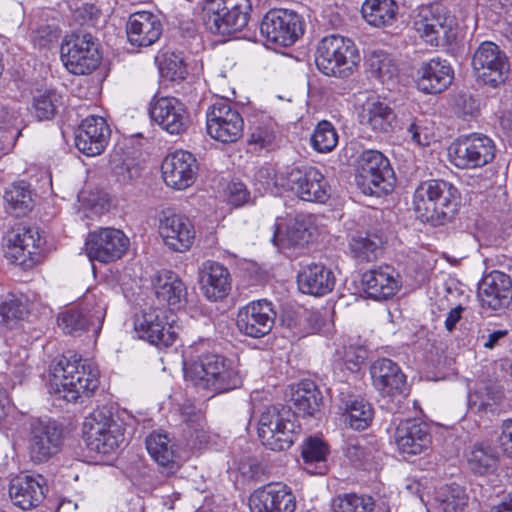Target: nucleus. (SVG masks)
I'll use <instances>...</instances> for the list:
<instances>
[{"label": "nucleus", "instance_id": "obj_30", "mask_svg": "<svg viewBox=\"0 0 512 512\" xmlns=\"http://www.w3.org/2000/svg\"><path fill=\"white\" fill-rule=\"evenodd\" d=\"M201 289L204 295L212 301L225 298L232 287L229 270L221 263L207 260L200 268Z\"/></svg>", "mask_w": 512, "mask_h": 512}, {"label": "nucleus", "instance_id": "obj_43", "mask_svg": "<svg viewBox=\"0 0 512 512\" xmlns=\"http://www.w3.org/2000/svg\"><path fill=\"white\" fill-rule=\"evenodd\" d=\"M382 244L381 237L362 230L355 231L349 236V249L358 261L375 260Z\"/></svg>", "mask_w": 512, "mask_h": 512}, {"label": "nucleus", "instance_id": "obj_35", "mask_svg": "<svg viewBox=\"0 0 512 512\" xmlns=\"http://www.w3.org/2000/svg\"><path fill=\"white\" fill-rule=\"evenodd\" d=\"M305 21L289 9H272L263 17L260 32H304Z\"/></svg>", "mask_w": 512, "mask_h": 512}, {"label": "nucleus", "instance_id": "obj_13", "mask_svg": "<svg viewBox=\"0 0 512 512\" xmlns=\"http://www.w3.org/2000/svg\"><path fill=\"white\" fill-rule=\"evenodd\" d=\"M28 441L31 460L34 463H44L60 452L63 431L51 419H33L30 423Z\"/></svg>", "mask_w": 512, "mask_h": 512}, {"label": "nucleus", "instance_id": "obj_53", "mask_svg": "<svg viewBox=\"0 0 512 512\" xmlns=\"http://www.w3.org/2000/svg\"><path fill=\"white\" fill-rule=\"evenodd\" d=\"M27 305L22 297L11 295L0 304V324L12 328L27 314Z\"/></svg>", "mask_w": 512, "mask_h": 512}, {"label": "nucleus", "instance_id": "obj_5", "mask_svg": "<svg viewBox=\"0 0 512 512\" xmlns=\"http://www.w3.org/2000/svg\"><path fill=\"white\" fill-rule=\"evenodd\" d=\"M360 61L354 42L342 34H329L322 38L315 63L318 70L338 78L348 77Z\"/></svg>", "mask_w": 512, "mask_h": 512}, {"label": "nucleus", "instance_id": "obj_19", "mask_svg": "<svg viewBox=\"0 0 512 512\" xmlns=\"http://www.w3.org/2000/svg\"><path fill=\"white\" fill-rule=\"evenodd\" d=\"M478 299L483 309L502 311L512 303V280L494 270L483 276L478 284Z\"/></svg>", "mask_w": 512, "mask_h": 512}, {"label": "nucleus", "instance_id": "obj_9", "mask_svg": "<svg viewBox=\"0 0 512 512\" xmlns=\"http://www.w3.org/2000/svg\"><path fill=\"white\" fill-rule=\"evenodd\" d=\"M98 45L91 34H66L61 45V60L75 75L90 74L100 63Z\"/></svg>", "mask_w": 512, "mask_h": 512}, {"label": "nucleus", "instance_id": "obj_29", "mask_svg": "<svg viewBox=\"0 0 512 512\" xmlns=\"http://www.w3.org/2000/svg\"><path fill=\"white\" fill-rule=\"evenodd\" d=\"M45 479L41 475L20 474L9 485L12 503L22 510L37 507L45 498Z\"/></svg>", "mask_w": 512, "mask_h": 512}, {"label": "nucleus", "instance_id": "obj_59", "mask_svg": "<svg viewBox=\"0 0 512 512\" xmlns=\"http://www.w3.org/2000/svg\"><path fill=\"white\" fill-rule=\"evenodd\" d=\"M275 140V131L269 124H259L252 127L249 143L259 146V148H267L272 145Z\"/></svg>", "mask_w": 512, "mask_h": 512}, {"label": "nucleus", "instance_id": "obj_22", "mask_svg": "<svg viewBox=\"0 0 512 512\" xmlns=\"http://www.w3.org/2000/svg\"><path fill=\"white\" fill-rule=\"evenodd\" d=\"M150 115L154 122L172 135L182 134L190 124L186 106L175 97L156 99L151 104Z\"/></svg>", "mask_w": 512, "mask_h": 512}, {"label": "nucleus", "instance_id": "obj_57", "mask_svg": "<svg viewBox=\"0 0 512 512\" xmlns=\"http://www.w3.org/2000/svg\"><path fill=\"white\" fill-rule=\"evenodd\" d=\"M102 15L94 5L84 4L81 7L73 10L71 13V21L73 26L89 29H101L99 22L101 21Z\"/></svg>", "mask_w": 512, "mask_h": 512}, {"label": "nucleus", "instance_id": "obj_44", "mask_svg": "<svg viewBox=\"0 0 512 512\" xmlns=\"http://www.w3.org/2000/svg\"><path fill=\"white\" fill-rule=\"evenodd\" d=\"M291 401L299 412L312 416L319 410L322 396L314 382L304 380L297 384L292 393Z\"/></svg>", "mask_w": 512, "mask_h": 512}, {"label": "nucleus", "instance_id": "obj_1", "mask_svg": "<svg viewBox=\"0 0 512 512\" xmlns=\"http://www.w3.org/2000/svg\"><path fill=\"white\" fill-rule=\"evenodd\" d=\"M50 386L69 402L91 396L99 387V369L90 360L75 353L62 355L52 366Z\"/></svg>", "mask_w": 512, "mask_h": 512}, {"label": "nucleus", "instance_id": "obj_51", "mask_svg": "<svg viewBox=\"0 0 512 512\" xmlns=\"http://www.w3.org/2000/svg\"><path fill=\"white\" fill-rule=\"evenodd\" d=\"M60 104L61 96L56 91H38L33 97L32 113L39 121L50 120Z\"/></svg>", "mask_w": 512, "mask_h": 512}, {"label": "nucleus", "instance_id": "obj_31", "mask_svg": "<svg viewBox=\"0 0 512 512\" xmlns=\"http://www.w3.org/2000/svg\"><path fill=\"white\" fill-rule=\"evenodd\" d=\"M297 284L302 293L322 296L333 290L335 277L322 263L311 262L302 266L297 275Z\"/></svg>", "mask_w": 512, "mask_h": 512}, {"label": "nucleus", "instance_id": "obj_47", "mask_svg": "<svg viewBox=\"0 0 512 512\" xmlns=\"http://www.w3.org/2000/svg\"><path fill=\"white\" fill-rule=\"evenodd\" d=\"M332 512H373L375 501L367 494L343 493L331 503Z\"/></svg>", "mask_w": 512, "mask_h": 512}, {"label": "nucleus", "instance_id": "obj_28", "mask_svg": "<svg viewBox=\"0 0 512 512\" xmlns=\"http://www.w3.org/2000/svg\"><path fill=\"white\" fill-rule=\"evenodd\" d=\"M394 438L399 451L407 455L421 454L431 445L429 427L419 419H406L400 422Z\"/></svg>", "mask_w": 512, "mask_h": 512}, {"label": "nucleus", "instance_id": "obj_8", "mask_svg": "<svg viewBox=\"0 0 512 512\" xmlns=\"http://www.w3.org/2000/svg\"><path fill=\"white\" fill-rule=\"evenodd\" d=\"M83 437L87 447L99 454H109L124 441V429L106 409H96L83 423Z\"/></svg>", "mask_w": 512, "mask_h": 512}, {"label": "nucleus", "instance_id": "obj_63", "mask_svg": "<svg viewBox=\"0 0 512 512\" xmlns=\"http://www.w3.org/2000/svg\"><path fill=\"white\" fill-rule=\"evenodd\" d=\"M19 115L13 110L5 106H0V129H9L16 127Z\"/></svg>", "mask_w": 512, "mask_h": 512}, {"label": "nucleus", "instance_id": "obj_26", "mask_svg": "<svg viewBox=\"0 0 512 512\" xmlns=\"http://www.w3.org/2000/svg\"><path fill=\"white\" fill-rule=\"evenodd\" d=\"M454 70L451 64L439 57L421 63L417 71L416 85L425 94L445 91L453 82Z\"/></svg>", "mask_w": 512, "mask_h": 512}, {"label": "nucleus", "instance_id": "obj_2", "mask_svg": "<svg viewBox=\"0 0 512 512\" xmlns=\"http://www.w3.org/2000/svg\"><path fill=\"white\" fill-rule=\"evenodd\" d=\"M458 205L457 188L444 180L424 181L413 195V206L418 217L434 225L450 220L457 212Z\"/></svg>", "mask_w": 512, "mask_h": 512}, {"label": "nucleus", "instance_id": "obj_3", "mask_svg": "<svg viewBox=\"0 0 512 512\" xmlns=\"http://www.w3.org/2000/svg\"><path fill=\"white\" fill-rule=\"evenodd\" d=\"M185 378L195 386L225 393L241 386L237 365L217 354H203L184 368Z\"/></svg>", "mask_w": 512, "mask_h": 512}, {"label": "nucleus", "instance_id": "obj_41", "mask_svg": "<svg viewBox=\"0 0 512 512\" xmlns=\"http://www.w3.org/2000/svg\"><path fill=\"white\" fill-rule=\"evenodd\" d=\"M4 200L7 211L15 217L26 215L34 206L33 193L29 184L24 181L12 183L7 187Z\"/></svg>", "mask_w": 512, "mask_h": 512}, {"label": "nucleus", "instance_id": "obj_25", "mask_svg": "<svg viewBox=\"0 0 512 512\" xmlns=\"http://www.w3.org/2000/svg\"><path fill=\"white\" fill-rule=\"evenodd\" d=\"M111 131L106 120L100 116L86 117L77 129L75 145L77 149L89 156L100 155L106 148Z\"/></svg>", "mask_w": 512, "mask_h": 512}, {"label": "nucleus", "instance_id": "obj_20", "mask_svg": "<svg viewBox=\"0 0 512 512\" xmlns=\"http://www.w3.org/2000/svg\"><path fill=\"white\" fill-rule=\"evenodd\" d=\"M249 508L251 512H294L296 499L287 485L269 483L250 495Z\"/></svg>", "mask_w": 512, "mask_h": 512}, {"label": "nucleus", "instance_id": "obj_4", "mask_svg": "<svg viewBox=\"0 0 512 512\" xmlns=\"http://www.w3.org/2000/svg\"><path fill=\"white\" fill-rule=\"evenodd\" d=\"M300 425L291 408L277 404L263 409L258 419V437L272 451L291 447L299 433Z\"/></svg>", "mask_w": 512, "mask_h": 512}, {"label": "nucleus", "instance_id": "obj_45", "mask_svg": "<svg viewBox=\"0 0 512 512\" xmlns=\"http://www.w3.org/2000/svg\"><path fill=\"white\" fill-rule=\"evenodd\" d=\"M369 73L372 77L386 84L388 89L395 83L398 69L393 59L384 51H373L367 60Z\"/></svg>", "mask_w": 512, "mask_h": 512}, {"label": "nucleus", "instance_id": "obj_17", "mask_svg": "<svg viewBox=\"0 0 512 512\" xmlns=\"http://www.w3.org/2000/svg\"><path fill=\"white\" fill-rule=\"evenodd\" d=\"M106 316V303L99 299L93 305L86 303L83 308H71L58 315V326L66 334L78 336L92 329L97 336Z\"/></svg>", "mask_w": 512, "mask_h": 512}, {"label": "nucleus", "instance_id": "obj_23", "mask_svg": "<svg viewBox=\"0 0 512 512\" xmlns=\"http://www.w3.org/2000/svg\"><path fill=\"white\" fill-rule=\"evenodd\" d=\"M161 170L167 186L175 190H184L195 182L198 165L190 152L180 150L164 159Z\"/></svg>", "mask_w": 512, "mask_h": 512}, {"label": "nucleus", "instance_id": "obj_54", "mask_svg": "<svg viewBox=\"0 0 512 512\" xmlns=\"http://www.w3.org/2000/svg\"><path fill=\"white\" fill-rule=\"evenodd\" d=\"M161 75L171 81L184 79L187 70L181 53L166 52L156 59Z\"/></svg>", "mask_w": 512, "mask_h": 512}, {"label": "nucleus", "instance_id": "obj_6", "mask_svg": "<svg viewBox=\"0 0 512 512\" xmlns=\"http://www.w3.org/2000/svg\"><path fill=\"white\" fill-rule=\"evenodd\" d=\"M355 182L361 192L380 197L393 190L394 171L388 158L377 150H365L357 158Z\"/></svg>", "mask_w": 512, "mask_h": 512}, {"label": "nucleus", "instance_id": "obj_10", "mask_svg": "<svg viewBox=\"0 0 512 512\" xmlns=\"http://www.w3.org/2000/svg\"><path fill=\"white\" fill-rule=\"evenodd\" d=\"M206 131L216 141L235 143L243 136L244 120L231 103L219 99L206 111Z\"/></svg>", "mask_w": 512, "mask_h": 512}, {"label": "nucleus", "instance_id": "obj_15", "mask_svg": "<svg viewBox=\"0 0 512 512\" xmlns=\"http://www.w3.org/2000/svg\"><path fill=\"white\" fill-rule=\"evenodd\" d=\"M85 245L87 256L91 261L111 263L124 256L130 241L123 231L107 227L90 232Z\"/></svg>", "mask_w": 512, "mask_h": 512}, {"label": "nucleus", "instance_id": "obj_27", "mask_svg": "<svg viewBox=\"0 0 512 512\" xmlns=\"http://www.w3.org/2000/svg\"><path fill=\"white\" fill-rule=\"evenodd\" d=\"M374 388L383 396L393 398L402 395L406 389V376L397 363L381 358L370 367Z\"/></svg>", "mask_w": 512, "mask_h": 512}, {"label": "nucleus", "instance_id": "obj_56", "mask_svg": "<svg viewBox=\"0 0 512 512\" xmlns=\"http://www.w3.org/2000/svg\"><path fill=\"white\" fill-rule=\"evenodd\" d=\"M161 30L162 24L159 17L149 11H138L131 14L126 23V32H154Z\"/></svg>", "mask_w": 512, "mask_h": 512}, {"label": "nucleus", "instance_id": "obj_32", "mask_svg": "<svg viewBox=\"0 0 512 512\" xmlns=\"http://www.w3.org/2000/svg\"><path fill=\"white\" fill-rule=\"evenodd\" d=\"M398 275L390 266L379 267L366 271L362 276L365 292L373 299H388L399 289Z\"/></svg>", "mask_w": 512, "mask_h": 512}, {"label": "nucleus", "instance_id": "obj_16", "mask_svg": "<svg viewBox=\"0 0 512 512\" xmlns=\"http://www.w3.org/2000/svg\"><path fill=\"white\" fill-rule=\"evenodd\" d=\"M283 179L287 184L286 191L293 192L301 200L324 203L329 198V185L315 167L287 169V176Z\"/></svg>", "mask_w": 512, "mask_h": 512}, {"label": "nucleus", "instance_id": "obj_42", "mask_svg": "<svg viewBox=\"0 0 512 512\" xmlns=\"http://www.w3.org/2000/svg\"><path fill=\"white\" fill-rule=\"evenodd\" d=\"M343 452L351 464L362 469H371L379 457L378 449L364 438L348 439Z\"/></svg>", "mask_w": 512, "mask_h": 512}, {"label": "nucleus", "instance_id": "obj_40", "mask_svg": "<svg viewBox=\"0 0 512 512\" xmlns=\"http://www.w3.org/2000/svg\"><path fill=\"white\" fill-rule=\"evenodd\" d=\"M397 10L394 0H366L361 8L363 18L376 28L391 25L396 20Z\"/></svg>", "mask_w": 512, "mask_h": 512}, {"label": "nucleus", "instance_id": "obj_61", "mask_svg": "<svg viewBox=\"0 0 512 512\" xmlns=\"http://www.w3.org/2000/svg\"><path fill=\"white\" fill-rule=\"evenodd\" d=\"M227 200L235 206L240 207L250 202V193L242 182H232L227 187Z\"/></svg>", "mask_w": 512, "mask_h": 512}, {"label": "nucleus", "instance_id": "obj_64", "mask_svg": "<svg viewBox=\"0 0 512 512\" xmlns=\"http://www.w3.org/2000/svg\"><path fill=\"white\" fill-rule=\"evenodd\" d=\"M497 397H491L487 391H477L472 397L471 402L478 410H486L497 402Z\"/></svg>", "mask_w": 512, "mask_h": 512}, {"label": "nucleus", "instance_id": "obj_12", "mask_svg": "<svg viewBox=\"0 0 512 512\" xmlns=\"http://www.w3.org/2000/svg\"><path fill=\"white\" fill-rule=\"evenodd\" d=\"M451 162L461 169L485 166L495 157V145L489 137L473 133L457 139L449 148Z\"/></svg>", "mask_w": 512, "mask_h": 512}, {"label": "nucleus", "instance_id": "obj_11", "mask_svg": "<svg viewBox=\"0 0 512 512\" xmlns=\"http://www.w3.org/2000/svg\"><path fill=\"white\" fill-rule=\"evenodd\" d=\"M174 315L163 308H149L136 315L134 331L139 339L157 347L171 346L177 336L173 325Z\"/></svg>", "mask_w": 512, "mask_h": 512}, {"label": "nucleus", "instance_id": "obj_60", "mask_svg": "<svg viewBox=\"0 0 512 512\" xmlns=\"http://www.w3.org/2000/svg\"><path fill=\"white\" fill-rule=\"evenodd\" d=\"M159 39V34H121L120 41H126L130 47H126L128 52H138L142 47H148Z\"/></svg>", "mask_w": 512, "mask_h": 512}, {"label": "nucleus", "instance_id": "obj_34", "mask_svg": "<svg viewBox=\"0 0 512 512\" xmlns=\"http://www.w3.org/2000/svg\"><path fill=\"white\" fill-rule=\"evenodd\" d=\"M157 299L171 307H179L186 301L187 288L180 277L169 270L158 273L154 280Z\"/></svg>", "mask_w": 512, "mask_h": 512}, {"label": "nucleus", "instance_id": "obj_46", "mask_svg": "<svg viewBox=\"0 0 512 512\" xmlns=\"http://www.w3.org/2000/svg\"><path fill=\"white\" fill-rule=\"evenodd\" d=\"M310 238L311 233L305 222L299 219H295L287 226L285 234L282 233L281 223H275L271 242L275 246H299L308 243Z\"/></svg>", "mask_w": 512, "mask_h": 512}, {"label": "nucleus", "instance_id": "obj_24", "mask_svg": "<svg viewBox=\"0 0 512 512\" xmlns=\"http://www.w3.org/2000/svg\"><path fill=\"white\" fill-rule=\"evenodd\" d=\"M41 245L42 238L38 231L21 223L9 228L2 240L5 256L19 263H24L27 256L36 254Z\"/></svg>", "mask_w": 512, "mask_h": 512}, {"label": "nucleus", "instance_id": "obj_48", "mask_svg": "<svg viewBox=\"0 0 512 512\" xmlns=\"http://www.w3.org/2000/svg\"><path fill=\"white\" fill-rule=\"evenodd\" d=\"M435 501L441 512H465L468 496L458 485H449L439 489Z\"/></svg>", "mask_w": 512, "mask_h": 512}, {"label": "nucleus", "instance_id": "obj_38", "mask_svg": "<svg viewBox=\"0 0 512 512\" xmlns=\"http://www.w3.org/2000/svg\"><path fill=\"white\" fill-rule=\"evenodd\" d=\"M345 422L355 430L366 429L373 419L371 405L361 397L349 395L341 399Z\"/></svg>", "mask_w": 512, "mask_h": 512}, {"label": "nucleus", "instance_id": "obj_39", "mask_svg": "<svg viewBox=\"0 0 512 512\" xmlns=\"http://www.w3.org/2000/svg\"><path fill=\"white\" fill-rule=\"evenodd\" d=\"M327 444L318 437H308L302 444L301 455L304 469L312 475H323L327 471Z\"/></svg>", "mask_w": 512, "mask_h": 512}, {"label": "nucleus", "instance_id": "obj_50", "mask_svg": "<svg viewBox=\"0 0 512 512\" xmlns=\"http://www.w3.org/2000/svg\"><path fill=\"white\" fill-rule=\"evenodd\" d=\"M287 170L277 174L274 168L263 166L255 173L254 180L257 189L261 193L279 194L287 188V184L283 183L286 178Z\"/></svg>", "mask_w": 512, "mask_h": 512}, {"label": "nucleus", "instance_id": "obj_58", "mask_svg": "<svg viewBox=\"0 0 512 512\" xmlns=\"http://www.w3.org/2000/svg\"><path fill=\"white\" fill-rule=\"evenodd\" d=\"M181 417L183 421L193 429L195 437L199 440L200 444L208 441V437L204 431L203 415L194 404L184 403L181 407Z\"/></svg>", "mask_w": 512, "mask_h": 512}, {"label": "nucleus", "instance_id": "obj_49", "mask_svg": "<svg viewBox=\"0 0 512 512\" xmlns=\"http://www.w3.org/2000/svg\"><path fill=\"white\" fill-rule=\"evenodd\" d=\"M467 462L472 471L482 475L496 467L497 456L492 447L475 444L467 454Z\"/></svg>", "mask_w": 512, "mask_h": 512}, {"label": "nucleus", "instance_id": "obj_55", "mask_svg": "<svg viewBox=\"0 0 512 512\" xmlns=\"http://www.w3.org/2000/svg\"><path fill=\"white\" fill-rule=\"evenodd\" d=\"M244 39L261 43L269 50L282 53V49L290 47L298 41L299 34H251Z\"/></svg>", "mask_w": 512, "mask_h": 512}, {"label": "nucleus", "instance_id": "obj_33", "mask_svg": "<svg viewBox=\"0 0 512 512\" xmlns=\"http://www.w3.org/2000/svg\"><path fill=\"white\" fill-rule=\"evenodd\" d=\"M460 29L456 18L442 5L421 7L414 17L415 32H452Z\"/></svg>", "mask_w": 512, "mask_h": 512}, {"label": "nucleus", "instance_id": "obj_18", "mask_svg": "<svg viewBox=\"0 0 512 512\" xmlns=\"http://www.w3.org/2000/svg\"><path fill=\"white\" fill-rule=\"evenodd\" d=\"M158 230L164 244L174 252L184 253L194 243V225L184 214L163 211L159 218Z\"/></svg>", "mask_w": 512, "mask_h": 512}, {"label": "nucleus", "instance_id": "obj_36", "mask_svg": "<svg viewBox=\"0 0 512 512\" xmlns=\"http://www.w3.org/2000/svg\"><path fill=\"white\" fill-rule=\"evenodd\" d=\"M361 123L375 132H388L394 118L392 109L377 97L367 99L360 115Z\"/></svg>", "mask_w": 512, "mask_h": 512}, {"label": "nucleus", "instance_id": "obj_7", "mask_svg": "<svg viewBox=\"0 0 512 512\" xmlns=\"http://www.w3.org/2000/svg\"><path fill=\"white\" fill-rule=\"evenodd\" d=\"M249 0H204L202 22L208 32H241L248 23Z\"/></svg>", "mask_w": 512, "mask_h": 512}, {"label": "nucleus", "instance_id": "obj_37", "mask_svg": "<svg viewBox=\"0 0 512 512\" xmlns=\"http://www.w3.org/2000/svg\"><path fill=\"white\" fill-rule=\"evenodd\" d=\"M146 448L160 466L169 469L178 467L179 456L176 445L167 434L151 433L146 439Z\"/></svg>", "mask_w": 512, "mask_h": 512}, {"label": "nucleus", "instance_id": "obj_14", "mask_svg": "<svg viewBox=\"0 0 512 512\" xmlns=\"http://www.w3.org/2000/svg\"><path fill=\"white\" fill-rule=\"evenodd\" d=\"M472 65L478 80L490 87H498L508 77V59L493 42L486 41L478 47Z\"/></svg>", "mask_w": 512, "mask_h": 512}, {"label": "nucleus", "instance_id": "obj_52", "mask_svg": "<svg viewBox=\"0 0 512 512\" xmlns=\"http://www.w3.org/2000/svg\"><path fill=\"white\" fill-rule=\"evenodd\" d=\"M338 133L329 121H321L311 135V145L319 153H329L338 144Z\"/></svg>", "mask_w": 512, "mask_h": 512}, {"label": "nucleus", "instance_id": "obj_21", "mask_svg": "<svg viewBox=\"0 0 512 512\" xmlns=\"http://www.w3.org/2000/svg\"><path fill=\"white\" fill-rule=\"evenodd\" d=\"M275 316L270 302L264 299L253 301L239 309L236 324L243 334L261 338L271 331Z\"/></svg>", "mask_w": 512, "mask_h": 512}, {"label": "nucleus", "instance_id": "obj_62", "mask_svg": "<svg viewBox=\"0 0 512 512\" xmlns=\"http://www.w3.org/2000/svg\"><path fill=\"white\" fill-rule=\"evenodd\" d=\"M501 429V448L504 454L512 458V419H507L503 421Z\"/></svg>", "mask_w": 512, "mask_h": 512}]
</instances>
